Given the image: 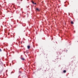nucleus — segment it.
<instances>
[{"instance_id":"6","label":"nucleus","mask_w":78,"mask_h":78,"mask_svg":"<svg viewBox=\"0 0 78 78\" xmlns=\"http://www.w3.org/2000/svg\"><path fill=\"white\" fill-rule=\"evenodd\" d=\"M71 24H73V21H72L71 22Z\"/></svg>"},{"instance_id":"3","label":"nucleus","mask_w":78,"mask_h":78,"mask_svg":"<svg viewBox=\"0 0 78 78\" xmlns=\"http://www.w3.org/2000/svg\"><path fill=\"white\" fill-rule=\"evenodd\" d=\"M36 11H39L40 10L39 9L37 8L36 9Z\"/></svg>"},{"instance_id":"5","label":"nucleus","mask_w":78,"mask_h":78,"mask_svg":"<svg viewBox=\"0 0 78 78\" xmlns=\"http://www.w3.org/2000/svg\"><path fill=\"white\" fill-rule=\"evenodd\" d=\"M63 73H66V70H64L63 71Z\"/></svg>"},{"instance_id":"4","label":"nucleus","mask_w":78,"mask_h":78,"mask_svg":"<svg viewBox=\"0 0 78 78\" xmlns=\"http://www.w3.org/2000/svg\"><path fill=\"white\" fill-rule=\"evenodd\" d=\"M32 3H33V4H35V5H36V3H34V2H33V1H32Z\"/></svg>"},{"instance_id":"1","label":"nucleus","mask_w":78,"mask_h":78,"mask_svg":"<svg viewBox=\"0 0 78 78\" xmlns=\"http://www.w3.org/2000/svg\"><path fill=\"white\" fill-rule=\"evenodd\" d=\"M27 47L28 49H30V46L28 45V46H27Z\"/></svg>"},{"instance_id":"2","label":"nucleus","mask_w":78,"mask_h":78,"mask_svg":"<svg viewBox=\"0 0 78 78\" xmlns=\"http://www.w3.org/2000/svg\"><path fill=\"white\" fill-rule=\"evenodd\" d=\"M21 59L22 61H24V60H25V58H21Z\"/></svg>"},{"instance_id":"7","label":"nucleus","mask_w":78,"mask_h":78,"mask_svg":"<svg viewBox=\"0 0 78 78\" xmlns=\"http://www.w3.org/2000/svg\"><path fill=\"white\" fill-rule=\"evenodd\" d=\"M2 51V49H0V52Z\"/></svg>"}]
</instances>
